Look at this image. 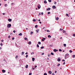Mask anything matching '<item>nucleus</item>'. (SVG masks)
<instances>
[{
  "instance_id": "1",
  "label": "nucleus",
  "mask_w": 75,
  "mask_h": 75,
  "mask_svg": "<svg viewBox=\"0 0 75 75\" xmlns=\"http://www.w3.org/2000/svg\"><path fill=\"white\" fill-rule=\"evenodd\" d=\"M68 56H69V54L67 53L65 54V58L66 59L68 58Z\"/></svg>"
},
{
  "instance_id": "2",
  "label": "nucleus",
  "mask_w": 75,
  "mask_h": 75,
  "mask_svg": "<svg viewBox=\"0 0 75 75\" xmlns=\"http://www.w3.org/2000/svg\"><path fill=\"white\" fill-rule=\"evenodd\" d=\"M11 26V25L10 24H8L7 25V27L8 28H10Z\"/></svg>"
},
{
  "instance_id": "3",
  "label": "nucleus",
  "mask_w": 75,
  "mask_h": 75,
  "mask_svg": "<svg viewBox=\"0 0 75 75\" xmlns=\"http://www.w3.org/2000/svg\"><path fill=\"white\" fill-rule=\"evenodd\" d=\"M38 8L39 9H40V8H41V6H40V5L38 4Z\"/></svg>"
},
{
  "instance_id": "4",
  "label": "nucleus",
  "mask_w": 75,
  "mask_h": 75,
  "mask_svg": "<svg viewBox=\"0 0 75 75\" xmlns=\"http://www.w3.org/2000/svg\"><path fill=\"white\" fill-rule=\"evenodd\" d=\"M8 20L9 22H11L12 20V19H8Z\"/></svg>"
},
{
  "instance_id": "5",
  "label": "nucleus",
  "mask_w": 75,
  "mask_h": 75,
  "mask_svg": "<svg viewBox=\"0 0 75 75\" xmlns=\"http://www.w3.org/2000/svg\"><path fill=\"white\" fill-rule=\"evenodd\" d=\"M57 61H58L59 62L60 61H61V59H60L59 58H58L57 59Z\"/></svg>"
},
{
  "instance_id": "6",
  "label": "nucleus",
  "mask_w": 75,
  "mask_h": 75,
  "mask_svg": "<svg viewBox=\"0 0 75 75\" xmlns=\"http://www.w3.org/2000/svg\"><path fill=\"white\" fill-rule=\"evenodd\" d=\"M44 40H45V38H43L42 40V41H44Z\"/></svg>"
},
{
  "instance_id": "7",
  "label": "nucleus",
  "mask_w": 75,
  "mask_h": 75,
  "mask_svg": "<svg viewBox=\"0 0 75 75\" xmlns=\"http://www.w3.org/2000/svg\"><path fill=\"white\" fill-rule=\"evenodd\" d=\"M48 72L50 74H52V72L51 71H49Z\"/></svg>"
},
{
  "instance_id": "8",
  "label": "nucleus",
  "mask_w": 75,
  "mask_h": 75,
  "mask_svg": "<svg viewBox=\"0 0 75 75\" xmlns=\"http://www.w3.org/2000/svg\"><path fill=\"white\" fill-rule=\"evenodd\" d=\"M54 52H56V51H58V50H57V49H54L53 50Z\"/></svg>"
},
{
  "instance_id": "9",
  "label": "nucleus",
  "mask_w": 75,
  "mask_h": 75,
  "mask_svg": "<svg viewBox=\"0 0 75 75\" xmlns=\"http://www.w3.org/2000/svg\"><path fill=\"white\" fill-rule=\"evenodd\" d=\"M2 71L3 73H4V72H6V70H2Z\"/></svg>"
},
{
  "instance_id": "10",
  "label": "nucleus",
  "mask_w": 75,
  "mask_h": 75,
  "mask_svg": "<svg viewBox=\"0 0 75 75\" xmlns=\"http://www.w3.org/2000/svg\"><path fill=\"white\" fill-rule=\"evenodd\" d=\"M52 8H54V9H55V8H56V7H55V6H52Z\"/></svg>"
},
{
  "instance_id": "11",
  "label": "nucleus",
  "mask_w": 75,
  "mask_h": 75,
  "mask_svg": "<svg viewBox=\"0 0 75 75\" xmlns=\"http://www.w3.org/2000/svg\"><path fill=\"white\" fill-rule=\"evenodd\" d=\"M51 10V8H49L47 10V11H48V10Z\"/></svg>"
},
{
  "instance_id": "12",
  "label": "nucleus",
  "mask_w": 75,
  "mask_h": 75,
  "mask_svg": "<svg viewBox=\"0 0 75 75\" xmlns=\"http://www.w3.org/2000/svg\"><path fill=\"white\" fill-rule=\"evenodd\" d=\"M22 35H23V33H21L18 34L19 35H21V36Z\"/></svg>"
},
{
  "instance_id": "13",
  "label": "nucleus",
  "mask_w": 75,
  "mask_h": 75,
  "mask_svg": "<svg viewBox=\"0 0 75 75\" xmlns=\"http://www.w3.org/2000/svg\"><path fill=\"white\" fill-rule=\"evenodd\" d=\"M47 1L46 0L44 1V3H45V4H47Z\"/></svg>"
},
{
  "instance_id": "14",
  "label": "nucleus",
  "mask_w": 75,
  "mask_h": 75,
  "mask_svg": "<svg viewBox=\"0 0 75 75\" xmlns=\"http://www.w3.org/2000/svg\"><path fill=\"white\" fill-rule=\"evenodd\" d=\"M35 60V58H32V61H34Z\"/></svg>"
},
{
  "instance_id": "15",
  "label": "nucleus",
  "mask_w": 75,
  "mask_h": 75,
  "mask_svg": "<svg viewBox=\"0 0 75 75\" xmlns=\"http://www.w3.org/2000/svg\"><path fill=\"white\" fill-rule=\"evenodd\" d=\"M40 31V30H36V32H37V33H38V31Z\"/></svg>"
},
{
  "instance_id": "16",
  "label": "nucleus",
  "mask_w": 75,
  "mask_h": 75,
  "mask_svg": "<svg viewBox=\"0 0 75 75\" xmlns=\"http://www.w3.org/2000/svg\"><path fill=\"white\" fill-rule=\"evenodd\" d=\"M56 20H59V18L58 17L56 18Z\"/></svg>"
},
{
  "instance_id": "17",
  "label": "nucleus",
  "mask_w": 75,
  "mask_h": 75,
  "mask_svg": "<svg viewBox=\"0 0 75 75\" xmlns=\"http://www.w3.org/2000/svg\"><path fill=\"white\" fill-rule=\"evenodd\" d=\"M28 44H31V42H28Z\"/></svg>"
},
{
  "instance_id": "18",
  "label": "nucleus",
  "mask_w": 75,
  "mask_h": 75,
  "mask_svg": "<svg viewBox=\"0 0 75 75\" xmlns=\"http://www.w3.org/2000/svg\"><path fill=\"white\" fill-rule=\"evenodd\" d=\"M48 37V38H51V35H49Z\"/></svg>"
},
{
  "instance_id": "19",
  "label": "nucleus",
  "mask_w": 75,
  "mask_h": 75,
  "mask_svg": "<svg viewBox=\"0 0 75 75\" xmlns=\"http://www.w3.org/2000/svg\"><path fill=\"white\" fill-rule=\"evenodd\" d=\"M26 68H28V65H26L25 66Z\"/></svg>"
},
{
  "instance_id": "20",
  "label": "nucleus",
  "mask_w": 75,
  "mask_h": 75,
  "mask_svg": "<svg viewBox=\"0 0 75 75\" xmlns=\"http://www.w3.org/2000/svg\"><path fill=\"white\" fill-rule=\"evenodd\" d=\"M35 28H37L38 27V25H36L35 26Z\"/></svg>"
},
{
  "instance_id": "21",
  "label": "nucleus",
  "mask_w": 75,
  "mask_h": 75,
  "mask_svg": "<svg viewBox=\"0 0 75 75\" xmlns=\"http://www.w3.org/2000/svg\"><path fill=\"white\" fill-rule=\"evenodd\" d=\"M73 58H75V55H73L72 56Z\"/></svg>"
},
{
  "instance_id": "22",
  "label": "nucleus",
  "mask_w": 75,
  "mask_h": 75,
  "mask_svg": "<svg viewBox=\"0 0 75 75\" xmlns=\"http://www.w3.org/2000/svg\"><path fill=\"white\" fill-rule=\"evenodd\" d=\"M24 52H22L21 53V54L22 55H24Z\"/></svg>"
},
{
  "instance_id": "23",
  "label": "nucleus",
  "mask_w": 75,
  "mask_h": 75,
  "mask_svg": "<svg viewBox=\"0 0 75 75\" xmlns=\"http://www.w3.org/2000/svg\"><path fill=\"white\" fill-rule=\"evenodd\" d=\"M24 40H27V38H26V37H25L24 38Z\"/></svg>"
},
{
  "instance_id": "24",
  "label": "nucleus",
  "mask_w": 75,
  "mask_h": 75,
  "mask_svg": "<svg viewBox=\"0 0 75 75\" xmlns=\"http://www.w3.org/2000/svg\"><path fill=\"white\" fill-rule=\"evenodd\" d=\"M51 54L52 55H54V53L53 52H51Z\"/></svg>"
},
{
  "instance_id": "25",
  "label": "nucleus",
  "mask_w": 75,
  "mask_h": 75,
  "mask_svg": "<svg viewBox=\"0 0 75 75\" xmlns=\"http://www.w3.org/2000/svg\"><path fill=\"white\" fill-rule=\"evenodd\" d=\"M57 67H59L60 66V64H59L57 65Z\"/></svg>"
},
{
  "instance_id": "26",
  "label": "nucleus",
  "mask_w": 75,
  "mask_h": 75,
  "mask_svg": "<svg viewBox=\"0 0 75 75\" xmlns=\"http://www.w3.org/2000/svg\"><path fill=\"white\" fill-rule=\"evenodd\" d=\"M48 57H50L51 56V54H49L48 55Z\"/></svg>"
},
{
  "instance_id": "27",
  "label": "nucleus",
  "mask_w": 75,
  "mask_h": 75,
  "mask_svg": "<svg viewBox=\"0 0 75 75\" xmlns=\"http://www.w3.org/2000/svg\"><path fill=\"white\" fill-rule=\"evenodd\" d=\"M40 48H41V49H43V48H44V46L41 47Z\"/></svg>"
},
{
  "instance_id": "28",
  "label": "nucleus",
  "mask_w": 75,
  "mask_h": 75,
  "mask_svg": "<svg viewBox=\"0 0 75 75\" xmlns=\"http://www.w3.org/2000/svg\"><path fill=\"white\" fill-rule=\"evenodd\" d=\"M37 47H38V48H39V45H38V44H37Z\"/></svg>"
},
{
  "instance_id": "29",
  "label": "nucleus",
  "mask_w": 75,
  "mask_h": 75,
  "mask_svg": "<svg viewBox=\"0 0 75 75\" xmlns=\"http://www.w3.org/2000/svg\"><path fill=\"white\" fill-rule=\"evenodd\" d=\"M70 52V53H71V52H72V50H70V51H69Z\"/></svg>"
},
{
  "instance_id": "30",
  "label": "nucleus",
  "mask_w": 75,
  "mask_h": 75,
  "mask_svg": "<svg viewBox=\"0 0 75 75\" xmlns=\"http://www.w3.org/2000/svg\"><path fill=\"white\" fill-rule=\"evenodd\" d=\"M66 32V31L64 30L63 31V33H65Z\"/></svg>"
},
{
  "instance_id": "31",
  "label": "nucleus",
  "mask_w": 75,
  "mask_h": 75,
  "mask_svg": "<svg viewBox=\"0 0 75 75\" xmlns=\"http://www.w3.org/2000/svg\"><path fill=\"white\" fill-rule=\"evenodd\" d=\"M38 44H41V42H38Z\"/></svg>"
},
{
  "instance_id": "32",
  "label": "nucleus",
  "mask_w": 75,
  "mask_h": 75,
  "mask_svg": "<svg viewBox=\"0 0 75 75\" xmlns=\"http://www.w3.org/2000/svg\"><path fill=\"white\" fill-rule=\"evenodd\" d=\"M66 16H67V17H68V16L69 17V16H68V14L66 13Z\"/></svg>"
},
{
  "instance_id": "33",
  "label": "nucleus",
  "mask_w": 75,
  "mask_h": 75,
  "mask_svg": "<svg viewBox=\"0 0 75 75\" xmlns=\"http://www.w3.org/2000/svg\"><path fill=\"white\" fill-rule=\"evenodd\" d=\"M47 74L46 73H44V75H47Z\"/></svg>"
},
{
  "instance_id": "34",
  "label": "nucleus",
  "mask_w": 75,
  "mask_h": 75,
  "mask_svg": "<svg viewBox=\"0 0 75 75\" xmlns=\"http://www.w3.org/2000/svg\"><path fill=\"white\" fill-rule=\"evenodd\" d=\"M0 45L1 46H3V44H2V43H1Z\"/></svg>"
},
{
  "instance_id": "35",
  "label": "nucleus",
  "mask_w": 75,
  "mask_h": 75,
  "mask_svg": "<svg viewBox=\"0 0 75 75\" xmlns=\"http://www.w3.org/2000/svg\"><path fill=\"white\" fill-rule=\"evenodd\" d=\"M53 41H55V38H53Z\"/></svg>"
},
{
  "instance_id": "36",
  "label": "nucleus",
  "mask_w": 75,
  "mask_h": 75,
  "mask_svg": "<svg viewBox=\"0 0 75 75\" xmlns=\"http://www.w3.org/2000/svg\"><path fill=\"white\" fill-rule=\"evenodd\" d=\"M64 46H65V47H66V44H64Z\"/></svg>"
},
{
  "instance_id": "37",
  "label": "nucleus",
  "mask_w": 75,
  "mask_h": 75,
  "mask_svg": "<svg viewBox=\"0 0 75 75\" xmlns=\"http://www.w3.org/2000/svg\"><path fill=\"white\" fill-rule=\"evenodd\" d=\"M4 6H5V7H7V5L6 4H5Z\"/></svg>"
},
{
  "instance_id": "38",
  "label": "nucleus",
  "mask_w": 75,
  "mask_h": 75,
  "mask_svg": "<svg viewBox=\"0 0 75 75\" xmlns=\"http://www.w3.org/2000/svg\"><path fill=\"white\" fill-rule=\"evenodd\" d=\"M47 32H48L49 33H50V31L49 30H47Z\"/></svg>"
},
{
  "instance_id": "39",
  "label": "nucleus",
  "mask_w": 75,
  "mask_h": 75,
  "mask_svg": "<svg viewBox=\"0 0 75 75\" xmlns=\"http://www.w3.org/2000/svg\"><path fill=\"white\" fill-rule=\"evenodd\" d=\"M49 2H51V0H48Z\"/></svg>"
},
{
  "instance_id": "40",
  "label": "nucleus",
  "mask_w": 75,
  "mask_h": 75,
  "mask_svg": "<svg viewBox=\"0 0 75 75\" xmlns=\"http://www.w3.org/2000/svg\"><path fill=\"white\" fill-rule=\"evenodd\" d=\"M59 51L60 52L62 51V50H61V49H59Z\"/></svg>"
},
{
  "instance_id": "41",
  "label": "nucleus",
  "mask_w": 75,
  "mask_h": 75,
  "mask_svg": "<svg viewBox=\"0 0 75 75\" xmlns=\"http://www.w3.org/2000/svg\"><path fill=\"white\" fill-rule=\"evenodd\" d=\"M30 33H31L30 34H33V31H31Z\"/></svg>"
},
{
  "instance_id": "42",
  "label": "nucleus",
  "mask_w": 75,
  "mask_h": 75,
  "mask_svg": "<svg viewBox=\"0 0 75 75\" xmlns=\"http://www.w3.org/2000/svg\"><path fill=\"white\" fill-rule=\"evenodd\" d=\"M11 37V36L10 35H9L8 36V38H10Z\"/></svg>"
},
{
  "instance_id": "43",
  "label": "nucleus",
  "mask_w": 75,
  "mask_h": 75,
  "mask_svg": "<svg viewBox=\"0 0 75 75\" xmlns=\"http://www.w3.org/2000/svg\"><path fill=\"white\" fill-rule=\"evenodd\" d=\"M40 15H41V13H39L38 16H39Z\"/></svg>"
},
{
  "instance_id": "44",
  "label": "nucleus",
  "mask_w": 75,
  "mask_h": 75,
  "mask_svg": "<svg viewBox=\"0 0 75 75\" xmlns=\"http://www.w3.org/2000/svg\"><path fill=\"white\" fill-rule=\"evenodd\" d=\"M12 40H14V38L13 37L12 38Z\"/></svg>"
},
{
  "instance_id": "45",
  "label": "nucleus",
  "mask_w": 75,
  "mask_h": 75,
  "mask_svg": "<svg viewBox=\"0 0 75 75\" xmlns=\"http://www.w3.org/2000/svg\"><path fill=\"white\" fill-rule=\"evenodd\" d=\"M54 4H57V2L55 1Z\"/></svg>"
},
{
  "instance_id": "46",
  "label": "nucleus",
  "mask_w": 75,
  "mask_h": 75,
  "mask_svg": "<svg viewBox=\"0 0 75 75\" xmlns=\"http://www.w3.org/2000/svg\"><path fill=\"white\" fill-rule=\"evenodd\" d=\"M29 75H32V74L31 73H29Z\"/></svg>"
},
{
  "instance_id": "47",
  "label": "nucleus",
  "mask_w": 75,
  "mask_h": 75,
  "mask_svg": "<svg viewBox=\"0 0 75 75\" xmlns=\"http://www.w3.org/2000/svg\"><path fill=\"white\" fill-rule=\"evenodd\" d=\"M33 21L35 22V21L36 20L35 19H33Z\"/></svg>"
},
{
  "instance_id": "48",
  "label": "nucleus",
  "mask_w": 75,
  "mask_h": 75,
  "mask_svg": "<svg viewBox=\"0 0 75 75\" xmlns=\"http://www.w3.org/2000/svg\"><path fill=\"white\" fill-rule=\"evenodd\" d=\"M34 54V52L31 53V55H33V54Z\"/></svg>"
},
{
  "instance_id": "49",
  "label": "nucleus",
  "mask_w": 75,
  "mask_h": 75,
  "mask_svg": "<svg viewBox=\"0 0 75 75\" xmlns=\"http://www.w3.org/2000/svg\"><path fill=\"white\" fill-rule=\"evenodd\" d=\"M18 58V56H16V58Z\"/></svg>"
},
{
  "instance_id": "50",
  "label": "nucleus",
  "mask_w": 75,
  "mask_h": 75,
  "mask_svg": "<svg viewBox=\"0 0 75 75\" xmlns=\"http://www.w3.org/2000/svg\"><path fill=\"white\" fill-rule=\"evenodd\" d=\"M25 57L26 58H27V57H28V55H26Z\"/></svg>"
},
{
  "instance_id": "51",
  "label": "nucleus",
  "mask_w": 75,
  "mask_h": 75,
  "mask_svg": "<svg viewBox=\"0 0 75 75\" xmlns=\"http://www.w3.org/2000/svg\"><path fill=\"white\" fill-rule=\"evenodd\" d=\"M47 14H50V12H48Z\"/></svg>"
},
{
  "instance_id": "52",
  "label": "nucleus",
  "mask_w": 75,
  "mask_h": 75,
  "mask_svg": "<svg viewBox=\"0 0 75 75\" xmlns=\"http://www.w3.org/2000/svg\"><path fill=\"white\" fill-rule=\"evenodd\" d=\"M52 75H55V74H54V73H52Z\"/></svg>"
},
{
  "instance_id": "53",
  "label": "nucleus",
  "mask_w": 75,
  "mask_h": 75,
  "mask_svg": "<svg viewBox=\"0 0 75 75\" xmlns=\"http://www.w3.org/2000/svg\"><path fill=\"white\" fill-rule=\"evenodd\" d=\"M13 32L14 33H16V31L15 30H13Z\"/></svg>"
},
{
  "instance_id": "54",
  "label": "nucleus",
  "mask_w": 75,
  "mask_h": 75,
  "mask_svg": "<svg viewBox=\"0 0 75 75\" xmlns=\"http://www.w3.org/2000/svg\"><path fill=\"white\" fill-rule=\"evenodd\" d=\"M73 36H74V37H75V34H74L73 35Z\"/></svg>"
},
{
  "instance_id": "55",
  "label": "nucleus",
  "mask_w": 75,
  "mask_h": 75,
  "mask_svg": "<svg viewBox=\"0 0 75 75\" xmlns=\"http://www.w3.org/2000/svg\"><path fill=\"white\" fill-rule=\"evenodd\" d=\"M37 65H36L35 66V68H37Z\"/></svg>"
},
{
  "instance_id": "56",
  "label": "nucleus",
  "mask_w": 75,
  "mask_h": 75,
  "mask_svg": "<svg viewBox=\"0 0 75 75\" xmlns=\"http://www.w3.org/2000/svg\"><path fill=\"white\" fill-rule=\"evenodd\" d=\"M3 41H4V40H1V42H3Z\"/></svg>"
},
{
  "instance_id": "57",
  "label": "nucleus",
  "mask_w": 75,
  "mask_h": 75,
  "mask_svg": "<svg viewBox=\"0 0 75 75\" xmlns=\"http://www.w3.org/2000/svg\"><path fill=\"white\" fill-rule=\"evenodd\" d=\"M11 4H12V5H13V4H14L13 3H11Z\"/></svg>"
},
{
  "instance_id": "58",
  "label": "nucleus",
  "mask_w": 75,
  "mask_h": 75,
  "mask_svg": "<svg viewBox=\"0 0 75 75\" xmlns=\"http://www.w3.org/2000/svg\"><path fill=\"white\" fill-rule=\"evenodd\" d=\"M44 53H43L42 54V55H44Z\"/></svg>"
},
{
  "instance_id": "59",
  "label": "nucleus",
  "mask_w": 75,
  "mask_h": 75,
  "mask_svg": "<svg viewBox=\"0 0 75 75\" xmlns=\"http://www.w3.org/2000/svg\"><path fill=\"white\" fill-rule=\"evenodd\" d=\"M41 14H42V15H43V12H42L41 13Z\"/></svg>"
},
{
  "instance_id": "60",
  "label": "nucleus",
  "mask_w": 75,
  "mask_h": 75,
  "mask_svg": "<svg viewBox=\"0 0 75 75\" xmlns=\"http://www.w3.org/2000/svg\"><path fill=\"white\" fill-rule=\"evenodd\" d=\"M39 23H40V24H41V23H42L41 22H39Z\"/></svg>"
},
{
  "instance_id": "61",
  "label": "nucleus",
  "mask_w": 75,
  "mask_h": 75,
  "mask_svg": "<svg viewBox=\"0 0 75 75\" xmlns=\"http://www.w3.org/2000/svg\"><path fill=\"white\" fill-rule=\"evenodd\" d=\"M62 61H65V60L64 59V60H62Z\"/></svg>"
},
{
  "instance_id": "62",
  "label": "nucleus",
  "mask_w": 75,
  "mask_h": 75,
  "mask_svg": "<svg viewBox=\"0 0 75 75\" xmlns=\"http://www.w3.org/2000/svg\"><path fill=\"white\" fill-rule=\"evenodd\" d=\"M25 54H28V53L27 52L26 53H25Z\"/></svg>"
},
{
  "instance_id": "63",
  "label": "nucleus",
  "mask_w": 75,
  "mask_h": 75,
  "mask_svg": "<svg viewBox=\"0 0 75 75\" xmlns=\"http://www.w3.org/2000/svg\"><path fill=\"white\" fill-rule=\"evenodd\" d=\"M4 14H5V13H3V15H4Z\"/></svg>"
},
{
  "instance_id": "64",
  "label": "nucleus",
  "mask_w": 75,
  "mask_h": 75,
  "mask_svg": "<svg viewBox=\"0 0 75 75\" xmlns=\"http://www.w3.org/2000/svg\"><path fill=\"white\" fill-rule=\"evenodd\" d=\"M55 73H57V71H55Z\"/></svg>"
}]
</instances>
